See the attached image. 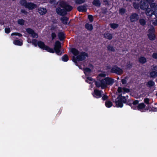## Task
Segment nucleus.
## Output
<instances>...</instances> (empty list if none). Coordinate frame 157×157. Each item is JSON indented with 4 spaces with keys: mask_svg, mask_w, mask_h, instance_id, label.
<instances>
[{
    "mask_svg": "<svg viewBox=\"0 0 157 157\" xmlns=\"http://www.w3.org/2000/svg\"><path fill=\"white\" fill-rule=\"evenodd\" d=\"M61 48L60 42L59 41L57 40L55 43L54 49L47 46L44 50L48 52L53 53L55 52L57 55L61 56L62 54V52H60Z\"/></svg>",
    "mask_w": 157,
    "mask_h": 157,
    "instance_id": "1",
    "label": "nucleus"
},
{
    "mask_svg": "<svg viewBox=\"0 0 157 157\" xmlns=\"http://www.w3.org/2000/svg\"><path fill=\"white\" fill-rule=\"evenodd\" d=\"M110 72L112 73H115L118 75H121L123 73L122 69L118 67L116 65L113 66L111 68Z\"/></svg>",
    "mask_w": 157,
    "mask_h": 157,
    "instance_id": "2",
    "label": "nucleus"
},
{
    "mask_svg": "<svg viewBox=\"0 0 157 157\" xmlns=\"http://www.w3.org/2000/svg\"><path fill=\"white\" fill-rule=\"evenodd\" d=\"M59 5L61 7L63 8L64 10L66 13L71 11L73 9L72 6L68 5L65 2H61Z\"/></svg>",
    "mask_w": 157,
    "mask_h": 157,
    "instance_id": "3",
    "label": "nucleus"
},
{
    "mask_svg": "<svg viewBox=\"0 0 157 157\" xmlns=\"http://www.w3.org/2000/svg\"><path fill=\"white\" fill-rule=\"evenodd\" d=\"M118 99V100L115 101L116 106L117 107L122 108L123 106V103L126 102L125 97H122Z\"/></svg>",
    "mask_w": 157,
    "mask_h": 157,
    "instance_id": "4",
    "label": "nucleus"
},
{
    "mask_svg": "<svg viewBox=\"0 0 157 157\" xmlns=\"http://www.w3.org/2000/svg\"><path fill=\"white\" fill-rule=\"evenodd\" d=\"M129 18L131 22L135 23L139 20V16L137 13H132L131 14Z\"/></svg>",
    "mask_w": 157,
    "mask_h": 157,
    "instance_id": "5",
    "label": "nucleus"
},
{
    "mask_svg": "<svg viewBox=\"0 0 157 157\" xmlns=\"http://www.w3.org/2000/svg\"><path fill=\"white\" fill-rule=\"evenodd\" d=\"M102 90L95 89L94 90L93 92L92 93V94L94 98L98 99L102 97Z\"/></svg>",
    "mask_w": 157,
    "mask_h": 157,
    "instance_id": "6",
    "label": "nucleus"
},
{
    "mask_svg": "<svg viewBox=\"0 0 157 157\" xmlns=\"http://www.w3.org/2000/svg\"><path fill=\"white\" fill-rule=\"evenodd\" d=\"M79 55L77 56V58L78 61H82L85 60L86 57H88V54L84 52H80Z\"/></svg>",
    "mask_w": 157,
    "mask_h": 157,
    "instance_id": "7",
    "label": "nucleus"
},
{
    "mask_svg": "<svg viewBox=\"0 0 157 157\" xmlns=\"http://www.w3.org/2000/svg\"><path fill=\"white\" fill-rule=\"evenodd\" d=\"M140 7L142 10H145L148 9L149 6L145 0H141L140 2Z\"/></svg>",
    "mask_w": 157,
    "mask_h": 157,
    "instance_id": "8",
    "label": "nucleus"
},
{
    "mask_svg": "<svg viewBox=\"0 0 157 157\" xmlns=\"http://www.w3.org/2000/svg\"><path fill=\"white\" fill-rule=\"evenodd\" d=\"M56 11L57 13L60 16H63L66 15L67 13L64 10L63 8L62 9L60 7H57L56 9Z\"/></svg>",
    "mask_w": 157,
    "mask_h": 157,
    "instance_id": "9",
    "label": "nucleus"
},
{
    "mask_svg": "<svg viewBox=\"0 0 157 157\" xmlns=\"http://www.w3.org/2000/svg\"><path fill=\"white\" fill-rule=\"evenodd\" d=\"M87 6L86 4H85L83 5L78 6L77 8V10L79 12H86L87 11Z\"/></svg>",
    "mask_w": 157,
    "mask_h": 157,
    "instance_id": "10",
    "label": "nucleus"
},
{
    "mask_svg": "<svg viewBox=\"0 0 157 157\" xmlns=\"http://www.w3.org/2000/svg\"><path fill=\"white\" fill-rule=\"evenodd\" d=\"M105 79L106 81V83L107 84V86L108 85L111 86L114 82V79L110 77H105Z\"/></svg>",
    "mask_w": 157,
    "mask_h": 157,
    "instance_id": "11",
    "label": "nucleus"
},
{
    "mask_svg": "<svg viewBox=\"0 0 157 157\" xmlns=\"http://www.w3.org/2000/svg\"><path fill=\"white\" fill-rule=\"evenodd\" d=\"M26 8L28 9L29 10H33L37 7L36 4L33 2H28L27 5H26Z\"/></svg>",
    "mask_w": 157,
    "mask_h": 157,
    "instance_id": "12",
    "label": "nucleus"
},
{
    "mask_svg": "<svg viewBox=\"0 0 157 157\" xmlns=\"http://www.w3.org/2000/svg\"><path fill=\"white\" fill-rule=\"evenodd\" d=\"M145 105L144 103H141L139 104L136 107V109L140 111L141 112H145V111L144 110L145 107Z\"/></svg>",
    "mask_w": 157,
    "mask_h": 157,
    "instance_id": "13",
    "label": "nucleus"
},
{
    "mask_svg": "<svg viewBox=\"0 0 157 157\" xmlns=\"http://www.w3.org/2000/svg\"><path fill=\"white\" fill-rule=\"evenodd\" d=\"M146 14L150 17H151L152 15L154 14V12L153 10L151 9H150L148 8L147 9H146Z\"/></svg>",
    "mask_w": 157,
    "mask_h": 157,
    "instance_id": "14",
    "label": "nucleus"
},
{
    "mask_svg": "<svg viewBox=\"0 0 157 157\" xmlns=\"http://www.w3.org/2000/svg\"><path fill=\"white\" fill-rule=\"evenodd\" d=\"M37 46L39 48L43 50H44L47 45H46L44 43L40 40L37 42Z\"/></svg>",
    "mask_w": 157,
    "mask_h": 157,
    "instance_id": "15",
    "label": "nucleus"
},
{
    "mask_svg": "<svg viewBox=\"0 0 157 157\" xmlns=\"http://www.w3.org/2000/svg\"><path fill=\"white\" fill-rule=\"evenodd\" d=\"M47 11L46 9L44 8L40 7L38 10L39 13L41 15L45 14L47 13Z\"/></svg>",
    "mask_w": 157,
    "mask_h": 157,
    "instance_id": "16",
    "label": "nucleus"
},
{
    "mask_svg": "<svg viewBox=\"0 0 157 157\" xmlns=\"http://www.w3.org/2000/svg\"><path fill=\"white\" fill-rule=\"evenodd\" d=\"M58 36L59 40L62 41L65 38V34L63 32H59L58 33Z\"/></svg>",
    "mask_w": 157,
    "mask_h": 157,
    "instance_id": "17",
    "label": "nucleus"
},
{
    "mask_svg": "<svg viewBox=\"0 0 157 157\" xmlns=\"http://www.w3.org/2000/svg\"><path fill=\"white\" fill-rule=\"evenodd\" d=\"M149 75L150 78H155L157 77V72L153 71L150 72Z\"/></svg>",
    "mask_w": 157,
    "mask_h": 157,
    "instance_id": "18",
    "label": "nucleus"
},
{
    "mask_svg": "<svg viewBox=\"0 0 157 157\" xmlns=\"http://www.w3.org/2000/svg\"><path fill=\"white\" fill-rule=\"evenodd\" d=\"M71 52L75 56H77L79 53V51L75 48H72L71 50Z\"/></svg>",
    "mask_w": 157,
    "mask_h": 157,
    "instance_id": "19",
    "label": "nucleus"
},
{
    "mask_svg": "<svg viewBox=\"0 0 157 157\" xmlns=\"http://www.w3.org/2000/svg\"><path fill=\"white\" fill-rule=\"evenodd\" d=\"M69 20V18L67 17L64 16L61 18L60 20L64 24L67 25V21Z\"/></svg>",
    "mask_w": 157,
    "mask_h": 157,
    "instance_id": "20",
    "label": "nucleus"
},
{
    "mask_svg": "<svg viewBox=\"0 0 157 157\" xmlns=\"http://www.w3.org/2000/svg\"><path fill=\"white\" fill-rule=\"evenodd\" d=\"M147 59L144 56H140L139 58V62L142 64H144L147 62Z\"/></svg>",
    "mask_w": 157,
    "mask_h": 157,
    "instance_id": "21",
    "label": "nucleus"
},
{
    "mask_svg": "<svg viewBox=\"0 0 157 157\" xmlns=\"http://www.w3.org/2000/svg\"><path fill=\"white\" fill-rule=\"evenodd\" d=\"M148 39L151 40H154L155 39V36L154 34L152 33H149L147 35Z\"/></svg>",
    "mask_w": 157,
    "mask_h": 157,
    "instance_id": "22",
    "label": "nucleus"
},
{
    "mask_svg": "<svg viewBox=\"0 0 157 157\" xmlns=\"http://www.w3.org/2000/svg\"><path fill=\"white\" fill-rule=\"evenodd\" d=\"M85 28L86 29L89 31H91L93 29V26L92 24H89L88 23H86L85 25Z\"/></svg>",
    "mask_w": 157,
    "mask_h": 157,
    "instance_id": "23",
    "label": "nucleus"
},
{
    "mask_svg": "<svg viewBox=\"0 0 157 157\" xmlns=\"http://www.w3.org/2000/svg\"><path fill=\"white\" fill-rule=\"evenodd\" d=\"M92 3L93 5L96 7H99L101 5L100 0H94Z\"/></svg>",
    "mask_w": 157,
    "mask_h": 157,
    "instance_id": "24",
    "label": "nucleus"
},
{
    "mask_svg": "<svg viewBox=\"0 0 157 157\" xmlns=\"http://www.w3.org/2000/svg\"><path fill=\"white\" fill-rule=\"evenodd\" d=\"M105 78L100 80L101 81V84L102 87V89L106 88L107 86L106 81H105Z\"/></svg>",
    "mask_w": 157,
    "mask_h": 157,
    "instance_id": "25",
    "label": "nucleus"
},
{
    "mask_svg": "<svg viewBox=\"0 0 157 157\" xmlns=\"http://www.w3.org/2000/svg\"><path fill=\"white\" fill-rule=\"evenodd\" d=\"M107 48L108 51L110 52H114L115 51V49L110 44H109L107 46Z\"/></svg>",
    "mask_w": 157,
    "mask_h": 157,
    "instance_id": "26",
    "label": "nucleus"
},
{
    "mask_svg": "<svg viewBox=\"0 0 157 157\" xmlns=\"http://www.w3.org/2000/svg\"><path fill=\"white\" fill-rule=\"evenodd\" d=\"M139 23L142 26H144L146 23L145 20L143 18H141L139 19Z\"/></svg>",
    "mask_w": 157,
    "mask_h": 157,
    "instance_id": "27",
    "label": "nucleus"
},
{
    "mask_svg": "<svg viewBox=\"0 0 157 157\" xmlns=\"http://www.w3.org/2000/svg\"><path fill=\"white\" fill-rule=\"evenodd\" d=\"M155 85V82L152 80H150L147 83L146 85L149 87H151Z\"/></svg>",
    "mask_w": 157,
    "mask_h": 157,
    "instance_id": "28",
    "label": "nucleus"
},
{
    "mask_svg": "<svg viewBox=\"0 0 157 157\" xmlns=\"http://www.w3.org/2000/svg\"><path fill=\"white\" fill-rule=\"evenodd\" d=\"M104 37L108 40H110L113 38V35L111 33H107L105 34Z\"/></svg>",
    "mask_w": 157,
    "mask_h": 157,
    "instance_id": "29",
    "label": "nucleus"
},
{
    "mask_svg": "<svg viewBox=\"0 0 157 157\" xmlns=\"http://www.w3.org/2000/svg\"><path fill=\"white\" fill-rule=\"evenodd\" d=\"M14 44L18 46H21L23 44V42L18 40H15L13 41Z\"/></svg>",
    "mask_w": 157,
    "mask_h": 157,
    "instance_id": "30",
    "label": "nucleus"
},
{
    "mask_svg": "<svg viewBox=\"0 0 157 157\" xmlns=\"http://www.w3.org/2000/svg\"><path fill=\"white\" fill-rule=\"evenodd\" d=\"M105 106L107 108H110L113 105L112 102L110 101H107L105 103Z\"/></svg>",
    "mask_w": 157,
    "mask_h": 157,
    "instance_id": "31",
    "label": "nucleus"
},
{
    "mask_svg": "<svg viewBox=\"0 0 157 157\" xmlns=\"http://www.w3.org/2000/svg\"><path fill=\"white\" fill-rule=\"evenodd\" d=\"M62 60L63 62H67L69 60V57L67 54H65L62 57Z\"/></svg>",
    "mask_w": 157,
    "mask_h": 157,
    "instance_id": "32",
    "label": "nucleus"
},
{
    "mask_svg": "<svg viewBox=\"0 0 157 157\" xmlns=\"http://www.w3.org/2000/svg\"><path fill=\"white\" fill-rule=\"evenodd\" d=\"M132 101L133 100L128 99L127 100V99L126 98V102L125 103H124L126 104L127 105H128L130 106L132 108V107L133 105L132 104Z\"/></svg>",
    "mask_w": 157,
    "mask_h": 157,
    "instance_id": "33",
    "label": "nucleus"
},
{
    "mask_svg": "<svg viewBox=\"0 0 157 157\" xmlns=\"http://www.w3.org/2000/svg\"><path fill=\"white\" fill-rule=\"evenodd\" d=\"M110 27L113 29H115L117 28L119 26L118 24L117 23H113L110 24Z\"/></svg>",
    "mask_w": 157,
    "mask_h": 157,
    "instance_id": "34",
    "label": "nucleus"
},
{
    "mask_svg": "<svg viewBox=\"0 0 157 157\" xmlns=\"http://www.w3.org/2000/svg\"><path fill=\"white\" fill-rule=\"evenodd\" d=\"M83 71L85 75H86L87 73H90L92 71L91 69L88 67H86L84 68Z\"/></svg>",
    "mask_w": 157,
    "mask_h": 157,
    "instance_id": "35",
    "label": "nucleus"
},
{
    "mask_svg": "<svg viewBox=\"0 0 157 157\" xmlns=\"http://www.w3.org/2000/svg\"><path fill=\"white\" fill-rule=\"evenodd\" d=\"M28 2L26 0H21L20 1V4L21 6H24L26 7V5H27Z\"/></svg>",
    "mask_w": 157,
    "mask_h": 157,
    "instance_id": "36",
    "label": "nucleus"
},
{
    "mask_svg": "<svg viewBox=\"0 0 157 157\" xmlns=\"http://www.w3.org/2000/svg\"><path fill=\"white\" fill-rule=\"evenodd\" d=\"M132 102V106H134V105H136L138 104L139 103V101L137 100H135L133 101ZM136 107L137 106H134V108L132 107V109H136Z\"/></svg>",
    "mask_w": 157,
    "mask_h": 157,
    "instance_id": "37",
    "label": "nucleus"
},
{
    "mask_svg": "<svg viewBox=\"0 0 157 157\" xmlns=\"http://www.w3.org/2000/svg\"><path fill=\"white\" fill-rule=\"evenodd\" d=\"M26 32L30 34H32L33 33H34V31L32 29L30 28H28L26 29Z\"/></svg>",
    "mask_w": 157,
    "mask_h": 157,
    "instance_id": "38",
    "label": "nucleus"
},
{
    "mask_svg": "<svg viewBox=\"0 0 157 157\" xmlns=\"http://www.w3.org/2000/svg\"><path fill=\"white\" fill-rule=\"evenodd\" d=\"M133 5L134 8L136 10L139 9L140 6L138 3L134 2L133 3Z\"/></svg>",
    "mask_w": 157,
    "mask_h": 157,
    "instance_id": "39",
    "label": "nucleus"
},
{
    "mask_svg": "<svg viewBox=\"0 0 157 157\" xmlns=\"http://www.w3.org/2000/svg\"><path fill=\"white\" fill-rule=\"evenodd\" d=\"M25 21L23 19H19L17 20L18 24L21 25H24Z\"/></svg>",
    "mask_w": 157,
    "mask_h": 157,
    "instance_id": "40",
    "label": "nucleus"
},
{
    "mask_svg": "<svg viewBox=\"0 0 157 157\" xmlns=\"http://www.w3.org/2000/svg\"><path fill=\"white\" fill-rule=\"evenodd\" d=\"M85 0H75V2L77 4H80L85 2Z\"/></svg>",
    "mask_w": 157,
    "mask_h": 157,
    "instance_id": "41",
    "label": "nucleus"
},
{
    "mask_svg": "<svg viewBox=\"0 0 157 157\" xmlns=\"http://www.w3.org/2000/svg\"><path fill=\"white\" fill-rule=\"evenodd\" d=\"M95 85L97 87H101L102 89V87L101 84V81L100 80L99 81H96L95 82Z\"/></svg>",
    "mask_w": 157,
    "mask_h": 157,
    "instance_id": "42",
    "label": "nucleus"
},
{
    "mask_svg": "<svg viewBox=\"0 0 157 157\" xmlns=\"http://www.w3.org/2000/svg\"><path fill=\"white\" fill-rule=\"evenodd\" d=\"M125 9L123 8L120 9L119 10V13L121 15L124 14L125 12Z\"/></svg>",
    "mask_w": 157,
    "mask_h": 157,
    "instance_id": "43",
    "label": "nucleus"
},
{
    "mask_svg": "<svg viewBox=\"0 0 157 157\" xmlns=\"http://www.w3.org/2000/svg\"><path fill=\"white\" fill-rule=\"evenodd\" d=\"M132 63L130 62L127 63L126 65V67L127 69H130L132 67Z\"/></svg>",
    "mask_w": 157,
    "mask_h": 157,
    "instance_id": "44",
    "label": "nucleus"
},
{
    "mask_svg": "<svg viewBox=\"0 0 157 157\" xmlns=\"http://www.w3.org/2000/svg\"><path fill=\"white\" fill-rule=\"evenodd\" d=\"M37 41L36 39H33L32 40V44L34 45L35 46L37 47Z\"/></svg>",
    "mask_w": 157,
    "mask_h": 157,
    "instance_id": "45",
    "label": "nucleus"
},
{
    "mask_svg": "<svg viewBox=\"0 0 157 157\" xmlns=\"http://www.w3.org/2000/svg\"><path fill=\"white\" fill-rule=\"evenodd\" d=\"M123 92H122L123 94H124L125 93H128L130 92L129 89L126 87H123Z\"/></svg>",
    "mask_w": 157,
    "mask_h": 157,
    "instance_id": "46",
    "label": "nucleus"
},
{
    "mask_svg": "<svg viewBox=\"0 0 157 157\" xmlns=\"http://www.w3.org/2000/svg\"><path fill=\"white\" fill-rule=\"evenodd\" d=\"M88 18L91 22H92L94 21L93 17L91 15H89L88 16Z\"/></svg>",
    "mask_w": 157,
    "mask_h": 157,
    "instance_id": "47",
    "label": "nucleus"
},
{
    "mask_svg": "<svg viewBox=\"0 0 157 157\" xmlns=\"http://www.w3.org/2000/svg\"><path fill=\"white\" fill-rule=\"evenodd\" d=\"M11 36H17L19 37H21L22 36V35L21 34L18 33H13L11 34Z\"/></svg>",
    "mask_w": 157,
    "mask_h": 157,
    "instance_id": "48",
    "label": "nucleus"
},
{
    "mask_svg": "<svg viewBox=\"0 0 157 157\" xmlns=\"http://www.w3.org/2000/svg\"><path fill=\"white\" fill-rule=\"evenodd\" d=\"M150 7L152 9H155L156 8L155 3L154 2L151 3L150 5Z\"/></svg>",
    "mask_w": 157,
    "mask_h": 157,
    "instance_id": "49",
    "label": "nucleus"
},
{
    "mask_svg": "<svg viewBox=\"0 0 157 157\" xmlns=\"http://www.w3.org/2000/svg\"><path fill=\"white\" fill-rule=\"evenodd\" d=\"M77 61H78V60L77 57L75 58V57L73 56L72 58V61L75 64L76 66H78Z\"/></svg>",
    "mask_w": 157,
    "mask_h": 157,
    "instance_id": "50",
    "label": "nucleus"
},
{
    "mask_svg": "<svg viewBox=\"0 0 157 157\" xmlns=\"http://www.w3.org/2000/svg\"><path fill=\"white\" fill-rule=\"evenodd\" d=\"M102 96V100H106L108 98V96L106 95L103 94Z\"/></svg>",
    "mask_w": 157,
    "mask_h": 157,
    "instance_id": "51",
    "label": "nucleus"
},
{
    "mask_svg": "<svg viewBox=\"0 0 157 157\" xmlns=\"http://www.w3.org/2000/svg\"><path fill=\"white\" fill-rule=\"evenodd\" d=\"M144 101L145 103L147 105L149 104V99L148 98H144Z\"/></svg>",
    "mask_w": 157,
    "mask_h": 157,
    "instance_id": "52",
    "label": "nucleus"
},
{
    "mask_svg": "<svg viewBox=\"0 0 157 157\" xmlns=\"http://www.w3.org/2000/svg\"><path fill=\"white\" fill-rule=\"evenodd\" d=\"M10 29L9 28H6L5 29V33L8 34L10 32Z\"/></svg>",
    "mask_w": 157,
    "mask_h": 157,
    "instance_id": "53",
    "label": "nucleus"
},
{
    "mask_svg": "<svg viewBox=\"0 0 157 157\" xmlns=\"http://www.w3.org/2000/svg\"><path fill=\"white\" fill-rule=\"evenodd\" d=\"M51 36L52 40L55 39L56 37V35L54 32L52 33H51Z\"/></svg>",
    "mask_w": 157,
    "mask_h": 157,
    "instance_id": "54",
    "label": "nucleus"
},
{
    "mask_svg": "<svg viewBox=\"0 0 157 157\" xmlns=\"http://www.w3.org/2000/svg\"><path fill=\"white\" fill-rule=\"evenodd\" d=\"M148 5L149 6L150 5L152 2H154V0H145Z\"/></svg>",
    "mask_w": 157,
    "mask_h": 157,
    "instance_id": "55",
    "label": "nucleus"
},
{
    "mask_svg": "<svg viewBox=\"0 0 157 157\" xmlns=\"http://www.w3.org/2000/svg\"><path fill=\"white\" fill-rule=\"evenodd\" d=\"M153 58L157 59V52H154L153 53L152 55Z\"/></svg>",
    "mask_w": 157,
    "mask_h": 157,
    "instance_id": "56",
    "label": "nucleus"
},
{
    "mask_svg": "<svg viewBox=\"0 0 157 157\" xmlns=\"http://www.w3.org/2000/svg\"><path fill=\"white\" fill-rule=\"evenodd\" d=\"M121 82L123 84H125L127 83V81L125 78L121 80Z\"/></svg>",
    "mask_w": 157,
    "mask_h": 157,
    "instance_id": "57",
    "label": "nucleus"
},
{
    "mask_svg": "<svg viewBox=\"0 0 157 157\" xmlns=\"http://www.w3.org/2000/svg\"><path fill=\"white\" fill-rule=\"evenodd\" d=\"M21 13H24L25 14H27V12L25 10L21 9Z\"/></svg>",
    "mask_w": 157,
    "mask_h": 157,
    "instance_id": "58",
    "label": "nucleus"
},
{
    "mask_svg": "<svg viewBox=\"0 0 157 157\" xmlns=\"http://www.w3.org/2000/svg\"><path fill=\"white\" fill-rule=\"evenodd\" d=\"M117 91L118 92L120 93L122 92V89L121 87H118L117 89Z\"/></svg>",
    "mask_w": 157,
    "mask_h": 157,
    "instance_id": "59",
    "label": "nucleus"
},
{
    "mask_svg": "<svg viewBox=\"0 0 157 157\" xmlns=\"http://www.w3.org/2000/svg\"><path fill=\"white\" fill-rule=\"evenodd\" d=\"M86 78L87 80H89L90 81H92L93 80V78L92 77H87Z\"/></svg>",
    "mask_w": 157,
    "mask_h": 157,
    "instance_id": "60",
    "label": "nucleus"
},
{
    "mask_svg": "<svg viewBox=\"0 0 157 157\" xmlns=\"http://www.w3.org/2000/svg\"><path fill=\"white\" fill-rule=\"evenodd\" d=\"M151 110L153 111L156 112L157 111V108L152 107V108L151 109Z\"/></svg>",
    "mask_w": 157,
    "mask_h": 157,
    "instance_id": "61",
    "label": "nucleus"
},
{
    "mask_svg": "<svg viewBox=\"0 0 157 157\" xmlns=\"http://www.w3.org/2000/svg\"><path fill=\"white\" fill-rule=\"evenodd\" d=\"M153 70H154V71L157 72V66L155 65L153 67Z\"/></svg>",
    "mask_w": 157,
    "mask_h": 157,
    "instance_id": "62",
    "label": "nucleus"
},
{
    "mask_svg": "<svg viewBox=\"0 0 157 157\" xmlns=\"http://www.w3.org/2000/svg\"><path fill=\"white\" fill-rule=\"evenodd\" d=\"M154 11H155L154 13V15H155V17L157 18V10H154Z\"/></svg>",
    "mask_w": 157,
    "mask_h": 157,
    "instance_id": "63",
    "label": "nucleus"
},
{
    "mask_svg": "<svg viewBox=\"0 0 157 157\" xmlns=\"http://www.w3.org/2000/svg\"><path fill=\"white\" fill-rule=\"evenodd\" d=\"M153 24L155 26L157 25V19L153 22Z\"/></svg>",
    "mask_w": 157,
    "mask_h": 157,
    "instance_id": "64",
    "label": "nucleus"
}]
</instances>
